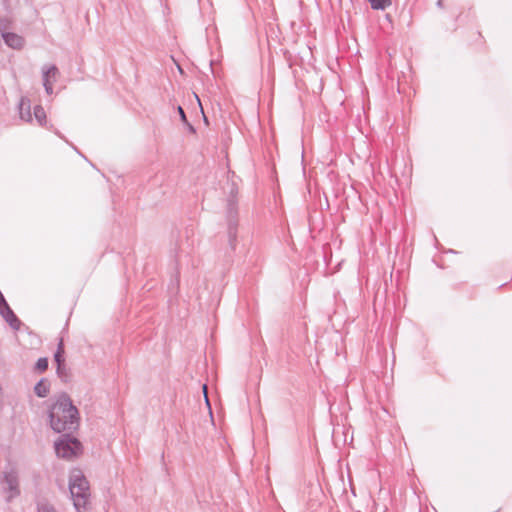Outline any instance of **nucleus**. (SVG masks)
I'll return each instance as SVG.
<instances>
[{
	"label": "nucleus",
	"mask_w": 512,
	"mask_h": 512,
	"mask_svg": "<svg viewBox=\"0 0 512 512\" xmlns=\"http://www.w3.org/2000/svg\"><path fill=\"white\" fill-rule=\"evenodd\" d=\"M49 422L55 432L72 431L78 427V410L70 397L61 394L49 409Z\"/></svg>",
	"instance_id": "obj_1"
},
{
	"label": "nucleus",
	"mask_w": 512,
	"mask_h": 512,
	"mask_svg": "<svg viewBox=\"0 0 512 512\" xmlns=\"http://www.w3.org/2000/svg\"><path fill=\"white\" fill-rule=\"evenodd\" d=\"M69 490L75 509L78 512H86L90 497V486L81 470L74 469L70 472Z\"/></svg>",
	"instance_id": "obj_2"
},
{
	"label": "nucleus",
	"mask_w": 512,
	"mask_h": 512,
	"mask_svg": "<svg viewBox=\"0 0 512 512\" xmlns=\"http://www.w3.org/2000/svg\"><path fill=\"white\" fill-rule=\"evenodd\" d=\"M0 483L6 501L10 502L20 495L18 471L14 466L9 465L5 468L2 472Z\"/></svg>",
	"instance_id": "obj_3"
},
{
	"label": "nucleus",
	"mask_w": 512,
	"mask_h": 512,
	"mask_svg": "<svg viewBox=\"0 0 512 512\" xmlns=\"http://www.w3.org/2000/svg\"><path fill=\"white\" fill-rule=\"evenodd\" d=\"M81 449V443L76 438L63 436L55 442L57 456L67 460L78 456L81 453Z\"/></svg>",
	"instance_id": "obj_4"
},
{
	"label": "nucleus",
	"mask_w": 512,
	"mask_h": 512,
	"mask_svg": "<svg viewBox=\"0 0 512 512\" xmlns=\"http://www.w3.org/2000/svg\"><path fill=\"white\" fill-rule=\"evenodd\" d=\"M2 37L7 46L12 49H21L25 44V40L22 36L15 33H2Z\"/></svg>",
	"instance_id": "obj_5"
},
{
	"label": "nucleus",
	"mask_w": 512,
	"mask_h": 512,
	"mask_svg": "<svg viewBox=\"0 0 512 512\" xmlns=\"http://www.w3.org/2000/svg\"><path fill=\"white\" fill-rule=\"evenodd\" d=\"M43 84H54L59 76V70L55 65H46L42 68Z\"/></svg>",
	"instance_id": "obj_6"
},
{
	"label": "nucleus",
	"mask_w": 512,
	"mask_h": 512,
	"mask_svg": "<svg viewBox=\"0 0 512 512\" xmlns=\"http://www.w3.org/2000/svg\"><path fill=\"white\" fill-rule=\"evenodd\" d=\"M19 115L20 118L26 122H30L32 120L31 102L27 97H22L20 100Z\"/></svg>",
	"instance_id": "obj_7"
},
{
	"label": "nucleus",
	"mask_w": 512,
	"mask_h": 512,
	"mask_svg": "<svg viewBox=\"0 0 512 512\" xmlns=\"http://www.w3.org/2000/svg\"><path fill=\"white\" fill-rule=\"evenodd\" d=\"M0 314L5 318V320L10 324L12 328H18L19 320L17 319L16 315L13 313L9 305H4V307L0 311Z\"/></svg>",
	"instance_id": "obj_8"
},
{
	"label": "nucleus",
	"mask_w": 512,
	"mask_h": 512,
	"mask_svg": "<svg viewBox=\"0 0 512 512\" xmlns=\"http://www.w3.org/2000/svg\"><path fill=\"white\" fill-rule=\"evenodd\" d=\"M50 390V383L46 379H41L34 387V392L38 397H46Z\"/></svg>",
	"instance_id": "obj_9"
},
{
	"label": "nucleus",
	"mask_w": 512,
	"mask_h": 512,
	"mask_svg": "<svg viewBox=\"0 0 512 512\" xmlns=\"http://www.w3.org/2000/svg\"><path fill=\"white\" fill-rule=\"evenodd\" d=\"M34 117L39 125H46V113L42 106L38 105L34 108Z\"/></svg>",
	"instance_id": "obj_10"
},
{
	"label": "nucleus",
	"mask_w": 512,
	"mask_h": 512,
	"mask_svg": "<svg viewBox=\"0 0 512 512\" xmlns=\"http://www.w3.org/2000/svg\"><path fill=\"white\" fill-rule=\"evenodd\" d=\"M371 7L376 10H384L391 5V0H368Z\"/></svg>",
	"instance_id": "obj_11"
},
{
	"label": "nucleus",
	"mask_w": 512,
	"mask_h": 512,
	"mask_svg": "<svg viewBox=\"0 0 512 512\" xmlns=\"http://www.w3.org/2000/svg\"><path fill=\"white\" fill-rule=\"evenodd\" d=\"M63 342L62 340L59 342V345H58V349H57V352L55 353L54 355V359L55 361L57 362L58 364V371L60 370L61 368V365H62V362H63Z\"/></svg>",
	"instance_id": "obj_12"
},
{
	"label": "nucleus",
	"mask_w": 512,
	"mask_h": 512,
	"mask_svg": "<svg viewBox=\"0 0 512 512\" xmlns=\"http://www.w3.org/2000/svg\"><path fill=\"white\" fill-rule=\"evenodd\" d=\"M48 367V360L47 358H40L38 359L37 363H36V369L39 370L40 372H43L47 369Z\"/></svg>",
	"instance_id": "obj_13"
},
{
	"label": "nucleus",
	"mask_w": 512,
	"mask_h": 512,
	"mask_svg": "<svg viewBox=\"0 0 512 512\" xmlns=\"http://www.w3.org/2000/svg\"><path fill=\"white\" fill-rule=\"evenodd\" d=\"M229 241L232 246H234V243L236 241V228L232 225L229 226Z\"/></svg>",
	"instance_id": "obj_14"
},
{
	"label": "nucleus",
	"mask_w": 512,
	"mask_h": 512,
	"mask_svg": "<svg viewBox=\"0 0 512 512\" xmlns=\"http://www.w3.org/2000/svg\"><path fill=\"white\" fill-rule=\"evenodd\" d=\"M39 512H56L55 509L52 506L49 505H42L39 508Z\"/></svg>",
	"instance_id": "obj_15"
},
{
	"label": "nucleus",
	"mask_w": 512,
	"mask_h": 512,
	"mask_svg": "<svg viewBox=\"0 0 512 512\" xmlns=\"http://www.w3.org/2000/svg\"><path fill=\"white\" fill-rule=\"evenodd\" d=\"M45 91L48 95L53 93V84H43Z\"/></svg>",
	"instance_id": "obj_16"
},
{
	"label": "nucleus",
	"mask_w": 512,
	"mask_h": 512,
	"mask_svg": "<svg viewBox=\"0 0 512 512\" xmlns=\"http://www.w3.org/2000/svg\"><path fill=\"white\" fill-rule=\"evenodd\" d=\"M178 113H179V115L181 117V120L183 122H186V116H185L184 110L182 109L181 106L178 107Z\"/></svg>",
	"instance_id": "obj_17"
},
{
	"label": "nucleus",
	"mask_w": 512,
	"mask_h": 512,
	"mask_svg": "<svg viewBox=\"0 0 512 512\" xmlns=\"http://www.w3.org/2000/svg\"><path fill=\"white\" fill-rule=\"evenodd\" d=\"M203 392H204L205 402L208 405V407H210L209 398H208V395H207V386L206 385H203Z\"/></svg>",
	"instance_id": "obj_18"
},
{
	"label": "nucleus",
	"mask_w": 512,
	"mask_h": 512,
	"mask_svg": "<svg viewBox=\"0 0 512 512\" xmlns=\"http://www.w3.org/2000/svg\"><path fill=\"white\" fill-rule=\"evenodd\" d=\"M4 305H8L4 296L2 295V293L0 292V311L2 310V308L4 307Z\"/></svg>",
	"instance_id": "obj_19"
},
{
	"label": "nucleus",
	"mask_w": 512,
	"mask_h": 512,
	"mask_svg": "<svg viewBox=\"0 0 512 512\" xmlns=\"http://www.w3.org/2000/svg\"><path fill=\"white\" fill-rule=\"evenodd\" d=\"M195 98L198 100V102L200 103V100H199V97L198 95H195Z\"/></svg>",
	"instance_id": "obj_20"
}]
</instances>
